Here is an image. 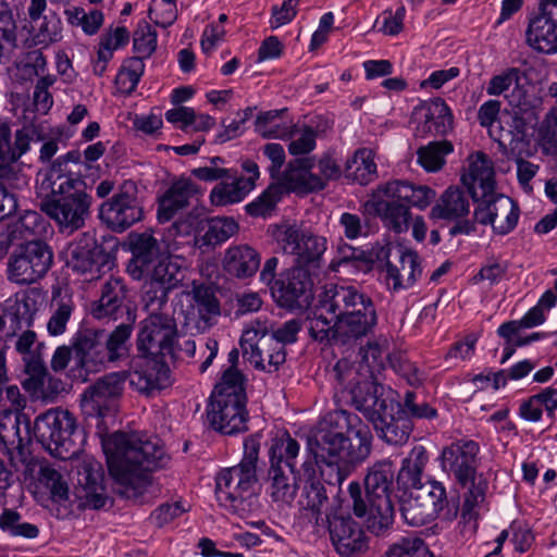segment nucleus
I'll list each match as a JSON object with an SVG mask.
<instances>
[{
	"label": "nucleus",
	"mask_w": 557,
	"mask_h": 557,
	"mask_svg": "<svg viewBox=\"0 0 557 557\" xmlns=\"http://www.w3.org/2000/svg\"><path fill=\"white\" fill-rule=\"evenodd\" d=\"M479 444L472 440H458L445 447L441 454V468L454 475L458 483L466 485L474 481Z\"/></svg>",
	"instance_id": "obj_21"
},
{
	"label": "nucleus",
	"mask_w": 557,
	"mask_h": 557,
	"mask_svg": "<svg viewBox=\"0 0 557 557\" xmlns=\"http://www.w3.org/2000/svg\"><path fill=\"white\" fill-rule=\"evenodd\" d=\"M499 110L500 102L498 100H488L480 107L478 112L480 124L488 128L490 135L494 138V140H496V137H499L502 133L507 132L503 129L499 122L497 121Z\"/></svg>",
	"instance_id": "obj_60"
},
{
	"label": "nucleus",
	"mask_w": 557,
	"mask_h": 557,
	"mask_svg": "<svg viewBox=\"0 0 557 557\" xmlns=\"http://www.w3.org/2000/svg\"><path fill=\"white\" fill-rule=\"evenodd\" d=\"M377 312L370 296L354 285L327 284L308 314L310 336L320 343L352 347L373 332Z\"/></svg>",
	"instance_id": "obj_1"
},
{
	"label": "nucleus",
	"mask_w": 557,
	"mask_h": 557,
	"mask_svg": "<svg viewBox=\"0 0 557 557\" xmlns=\"http://www.w3.org/2000/svg\"><path fill=\"white\" fill-rule=\"evenodd\" d=\"M76 496L82 508L104 507L108 498L104 493L103 474L98 463L85 461L78 467Z\"/></svg>",
	"instance_id": "obj_28"
},
{
	"label": "nucleus",
	"mask_w": 557,
	"mask_h": 557,
	"mask_svg": "<svg viewBox=\"0 0 557 557\" xmlns=\"http://www.w3.org/2000/svg\"><path fill=\"white\" fill-rule=\"evenodd\" d=\"M149 17L161 27L172 25L177 17V8L175 1L153 0L149 9Z\"/></svg>",
	"instance_id": "obj_62"
},
{
	"label": "nucleus",
	"mask_w": 557,
	"mask_h": 557,
	"mask_svg": "<svg viewBox=\"0 0 557 557\" xmlns=\"http://www.w3.org/2000/svg\"><path fill=\"white\" fill-rule=\"evenodd\" d=\"M346 176L360 185H367L373 181L376 177L373 151L369 148L357 150L354 157L347 161Z\"/></svg>",
	"instance_id": "obj_47"
},
{
	"label": "nucleus",
	"mask_w": 557,
	"mask_h": 557,
	"mask_svg": "<svg viewBox=\"0 0 557 557\" xmlns=\"http://www.w3.org/2000/svg\"><path fill=\"white\" fill-rule=\"evenodd\" d=\"M133 48L135 58H149L157 48V32L146 22L138 25L134 32Z\"/></svg>",
	"instance_id": "obj_57"
},
{
	"label": "nucleus",
	"mask_w": 557,
	"mask_h": 557,
	"mask_svg": "<svg viewBox=\"0 0 557 557\" xmlns=\"http://www.w3.org/2000/svg\"><path fill=\"white\" fill-rule=\"evenodd\" d=\"M332 375L343 391H347L349 393L350 401L354 406L356 400L355 398L358 393L366 395L368 392L370 393L374 389L370 388L368 385L376 387V394L385 392L384 386L373 380L368 369H364L361 363L357 367L346 358H343L335 363L332 370Z\"/></svg>",
	"instance_id": "obj_27"
},
{
	"label": "nucleus",
	"mask_w": 557,
	"mask_h": 557,
	"mask_svg": "<svg viewBox=\"0 0 557 557\" xmlns=\"http://www.w3.org/2000/svg\"><path fill=\"white\" fill-rule=\"evenodd\" d=\"M40 481L50 490L54 502H63L69 497V486L64 476L54 468H40Z\"/></svg>",
	"instance_id": "obj_58"
},
{
	"label": "nucleus",
	"mask_w": 557,
	"mask_h": 557,
	"mask_svg": "<svg viewBox=\"0 0 557 557\" xmlns=\"http://www.w3.org/2000/svg\"><path fill=\"white\" fill-rule=\"evenodd\" d=\"M313 282L309 271L297 265L280 274L271 285V293L281 306L294 308L308 306L312 299Z\"/></svg>",
	"instance_id": "obj_19"
},
{
	"label": "nucleus",
	"mask_w": 557,
	"mask_h": 557,
	"mask_svg": "<svg viewBox=\"0 0 557 557\" xmlns=\"http://www.w3.org/2000/svg\"><path fill=\"white\" fill-rule=\"evenodd\" d=\"M399 510L407 524L421 527L433 521L446 503V490L441 482L428 481L424 487L401 491Z\"/></svg>",
	"instance_id": "obj_13"
},
{
	"label": "nucleus",
	"mask_w": 557,
	"mask_h": 557,
	"mask_svg": "<svg viewBox=\"0 0 557 557\" xmlns=\"http://www.w3.org/2000/svg\"><path fill=\"white\" fill-rule=\"evenodd\" d=\"M127 295V287L122 278L110 277L102 285L100 298L90 306V313L96 319L111 318L122 308Z\"/></svg>",
	"instance_id": "obj_35"
},
{
	"label": "nucleus",
	"mask_w": 557,
	"mask_h": 557,
	"mask_svg": "<svg viewBox=\"0 0 557 557\" xmlns=\"http://www.w3.org/2000/svg\"><path fill=\"white\" fill-rule=\"evenodd\" d=\"M387 341L382 339L369 342L364 348H361V358L366 363L362 364L363 368L368 369L370 371V375H372L373 369L383 368L384 355H386L388 363L394 368V370L406 376L410 385H420L423 381V377L417 367L408 360L404 359L400 355L391 356L387 354Z\"/></svg>",
	"instance_id": "obj_25"
},
{
	"label": "nucleus",
	"mask_w": 557,
	"mask_h": 557,
	"mask_svg": "<svg viewBox=\"0 0 557 557\" xmlns=\"http://www.w3.org/2000/svg\"><path fill=\"white\" fill-rule=\"evenodd\" d=\"M267 320L256 319L243 330L239 345L243 357L257 370L275 372L285 362L283 345L269 333Z\"/></svg>",
	"instance_id": "obj_10"
},
{
	"label": "nucleus",
	"mask_w": 557,
	"mask_h": 557,
	"mask_svg": "<svg viewBox=\"0 0 557 557\" xmlns=\"http://www.w3.org/2000/svg\"><path fill=\"white\" fill-rule=\"evenodd\" d=\"M245 384V375L237 368H227L215 384L210 398L247 401Z\"/></svg>",
	"instance_id": "obj_44"
},
{
	"label": "nucleus",
	"mask_w": 557,
	"mask_h": 557,
	"mask_svg": "<svg viewBox=\"0 0 557 557\" xmlns=\"http://www.w3.org/2000/svg\"><path fill=\"white\" fill-rule=\"evenodd\" d=\"M305 475L307 476L308 483L304 488V500H301L302 507L310 510L317 525L323 524L326 521V507L327 496L323 484L320 481L313 479L315 469L311 462H304L302 465Z\"/></svg>",
	"instance_id": "obj_36"
},
{
	"label": "nucleus",
	"mask_w": 557,
	"mask_h": 557,
	"mask_svg": "<svg viewBox=\"0 0 557 557\" xmlns=\"http://www.w3.org/2000/svg\"><path fill=\"white\" fill-rule=\"evenodd\" d=\"M294 473L283 466H271L269 469V493L273 502L289 505L296 497L298 486Z\"/></svg>",
	"instance_id": "obj_42"
},
{
	"label": "nucleus",
	"mask_w": 557,
	"mask_h": 557,
	"mask_svg": "<svg viewBox=\"0 0 557 557\" xmlns=\"http://www.w3.org/2000/svg\"><path fill=\"white\" fill-rule=\"evenodd\" d=\"M148 317L141 322L137 345L139 351L147 356H165L173 351L177 337L176 322L169 304L149 306L141 301Z\"/></svg>",
	"instance_id": "obj_12"
},
{
	"label": "nucleus",
	"mask_w": 557,
	"mask_h": 557,
	"mask_svg": "<svg viewBox=\"0 0 557 557\" xmlns=\"http://www.w3.org/2000/svg\"><path fill=\"white\" fill-rule=\"evenodd\" d=\"M0 530L11 537L34 540L39 535V528L22 520V515L14 508H3L0 513Z\"/></svg>",
	"instance_id": "obj_51"
},
{
	"label": "nucleus",
	"mask_w": 557,
	"mask_h": 557,
	"mask_svg": "<svg viewBox=\"0 0 557 557\" xmlns=\"http://www.w3.org/2000/svg\"><path fill=\"white\" fill-rule=\"evenodd\" d=\"M92 202L85 181L67 180L41 200L40 209L60 233L71 235L85 226Z\"/></svg>",
	"instance_id": "obj_6"
},
{
	"label": "nucleus",
	"mask_w": 557,
	"mask_h": 557,
	"mask_svg": "<svg viewBox=\"0 0 557 557\" xmlns=\"http://www.w3.org/2000/svg\"><path fill=\"white\" fill-rule=\"evenodd\" d=\"M16 65L26 76L32 77L45 71L46 58L40 50H30L20 58Z\"/></svg>",
	"instance_id": "obj_64"
},
{
	"label": "nucleus",
	"mask_w": 557,
	"mask_h": 557,
	"mask_svg": "<svg viewBox=\"0 0 557 557\" xmlns=\"http://www.w3.org/2000/svg\"><path fill=\"white\" fill-rule=\"evenodd\" d=\"M470 202L467 194L459 187H448L437 199L431 210V218L445 220L455 224L449 228V235H470L475 232V221L468 219Z\"/></svg>",
	"instance_id": "obj_17"
},
{
	"label": "nucleus",
	"mask_w": 557,
	"mask_h": 557,
	"mask_svg": "<svg viewBox=\"0 0 557 557\" xmlns=\"http://www.w3.org/2000/svg\"><path fill=\"white\" fill-rule=\"evenodd\" d=\"M383 191L393 198L401 199L409 208L413 207L420 210L428 208L436 197V191L426 185H417L400 180L387 182Z\"/></svg>",
	"instance_id": "obj_37"
},
{
	"label": "nucleus",
	"mask_w": 557,
	"mask_h": 557,
	"mask_svg": "<svg viewBox=\"0 0 557 557\" xmlns=\"http://www.w3.org/2000/svg\"><path fill=\"white\" fill-rule=\"evenodd\" d=\"M132 334V327L127 324H120L108 337L104 344L103 356L99 359L102 364L106 361H115L126 350V343Z\"/></svg>",
	"instance_id": "obj_55"
},
{
	"label": "nucleus",
	"mask_w": 557,
	"mask_h": 557,
	"mask_svg": "<svg viewBox=\"0 0 557 557\" xmlns=\"http://www.w3.org/2000/svg\"><path fill=\"white\" fill-rule=\"evenodd\" d=\"M388 394L385 392L376 394L375 389L366 395L358 393L355 398V408L373 424L377 436L385 443L395 446L404 445L409 440L411 422L400 414L395 417V411L399 413L398 404Z\"/></svg>",
	"instance_id": "obj_7"
},
{
	"label": "nucleus",
	"mask_w": 557,
	"mask_h": 557,
	"mask_svg": "<svg viewBox=\"0 0 557 557\" xmlns=\"http://www.w3.org/2000/svg\"><path fill=\"white\" fill-rule=\"evenodd\" d=\"M524 40L537 53L557 54V0H539L537 11L528 16Z\"/></svg>",
	"instance_id": "obj_14"
},
{
	"label": "nucleus",
	"mask_w": 557,
	"mask_h": 557,
	"mask_svg": "<svg viewBox=\"0 0 557 557\" xmlns=\"http://www.w3.org/2000/svg\"><path fill=\"white\" fill-rule=\"evenodd\" d=\"M126 379V372H112L97 380L82 395L84 414L103 418L111 410L113 401L122 395Z\"/></svg>",
	"instance_id": "obj_20"
},
{
	"label": "nucleus",
	"mask_w": 557,
	"mask_h": 557,
	"mask_svg": "<svg viewBox=\"0 0 557 557\" xmlns=\"http://www.w3.org/2000/svg\"><path fill=\"white\" fill-rule=\"evenodd\" d=\"M131 246L133 256L127 273L134 280H145L141 301L154 308L156 304H166L170 290L182 285L186 277V260L162 252L158 239L147 232L132 237Z\"/></svg>",
	"instance_id": "obj_4"
},
{
	"label": "nucleus",
	"mask_w": 557,
	"mask_h": 557,
	"mask_svg": "<svg viewBox=\"0 0 557 557\" xmlns=\"http://www.w3.org/2000/svg\"><path fill=\"white\" fill-rule=\"evenodd\" d=\"M300 446L287 432L277 434L271 440L269 448L271 466H282L289 469L294 473L295 460L299 454Z\"/></svg>",
	"instance_id": "obj_48"
},
{
	"label": "nucleus",
	"mask_w": 557,
	"mask_h": 557,
	"mask_svg": "<svg viewBox=\"0 0 557 557\" xmlns=\"http://www.w3.org/2000/svg\"><path fill=\"white\" fill-rule=\"evenodd\" d=\"M461 182L474 202L495 193L494 169L485 153L478 151L469 157L468 170L462 174Z\"/></svg>",
	"instance_id": "obj_29"
},
{
	"label": "nucleus",
	"mask_w": 557,
	"mask_h": 557,
	"mask_svg": "<svg viewBox=\"0 0 557 557\" xmlns=\"http://www.w3.org/2000/svg\"><path fill=\"white\" fill-rule=\"evenodd\" d=\"M429 456L422 445H416L409 455L403 460L397 473L396 482L401 491L424 487L422 474L428 463Z\"/></svg>",
	"instance_id": "obj_39"
},
{
	"label": "nucleus",
	"mask_w": 557,
	"mask_h": 557,
	"mask_svg": "<svg viewBox=\"0 0 557 557\" xmlns=\"http://www.w3.org/2000/svg\"><path fill=\"white\" fill-rule=\"evenodd\" d=\"M246 403L237 399H211L207 414L212 428L225 435L246 431Z\"/></svg>",
	"instance_id": "obj_24"
},
{
	"label": "nucleus",
	"mask_w": 557,
	"mask_h": 557,
	"mask_svg": "<svg viewBox=\"0 0 557 557\" xmlns=\"http://www.w3.org/2000/svg\"><path fill=\"white\" fill-rule=\"evenodd\" d=\"M198 185L190 178L181 177L174 181L159 198V221H170L178 211L188 207L190 199L198 195Z\"/></svg>",
	"instance_id": "obj_32"
},
{
	"label": "nucleus",
	"mask_w": 557,
	"mask_h": 557,
	"mask_svg": "<svg viewBox=\"0 0 557 557\" xmlns=\"http://www.w3.org/2000/svg\"><path fill=\"white\" fill-rule=\"evenodd\" d=\"M475 203L474 221L482 225H491L495 234L507 235L517 226L520 209L510 197L494 193Z\"/></svg>",
	"instance_id": "obj_16"
},
{
	"label": "nucleus",
	"mask_w": 557,
	"mask_h": 557,
	"mask_svg": "<svg viewBox=\"0 0 557 557\" xmlns=\"http://www.w3.org/2000/svg\"><path fill=\"white\" fill-rule=\"evenodd\" d=\"M110 474L126 491L141 494L150 484L149 472L163 467L169 457L158 437L116 432L102 441Z\"/></svg>",
	"instance_id": "obj_3"
},
{
	"label": "nucleus",
	"mask_w": 557,
	"mask_h": 557,
	"mask_svg": "<svg viewBox=\"0 0 557 557\" xmlns=\"http://www.w3.org/2000/svg\"><path fill=\"white\" fill-rule=\"evenodd\" d=\"M144 60L134 57L127 59L115 78V83L120 90L125 94L134 91L144 74Z\"/></svg>",
	"instance_id": "obj_54"
},
{
	"label": "nucleus",
	"mask_w": 557,
	"mask_h": 557,
	"mask_svg": "<svg viewBox=\"0 0 557 557\" xmlns=\"http://www.w3.org/2000/svg\"><path fill=\"white\" fill-rule=\"evenodd\" d=\"M250 180L235 177L232 182H222L213 187L210 200L213 206H227L242 201L251 191Z\"/></svg>",
	"instance_id": "obj_50"
},
{
	"label": "nucleus",
	"mask_w": 557,
	"mask_h": 557,
	"mask_svg": "<svg viewBox=\"0 0 557 557\" xmlns=\"http://www.w3.org/2000/svg\"><path fill=\"white\" fill-rule=\"evenodd\" d=\"M326 522L332 544L341 556L348 557L366 547L364 532L351 517L326 516Z\"/></svg>",
	"instance_id": "obj_26"
},
{
	"label": "nucleus",
	"mask_w": 557,
	"mask_h": 557,
	"mask_svg": "<svg viewBox=\"0 0 557 557\" xmlns=\"http://www.w3.org/2000/svg\"><path fill=\"white\" fill-rule=\"evenodd\" d=\"M257 473L238 466L221 470L215 478V494L221 506L242 518L258 507Z\"/></svg>",
	"instance_id": "obj_8"
},
{
	"label": "nucleus",
	"mask_w": 557,
	"mask_h": 557,
	"mask_svg": "<svg viewBox=\"0 0 557 557\" xmlns=\"http://www.w3.org/2000/svg\"><path fill=\"white\" fill-rule=\"evenodd\" d=\"M104 332L101 330L86 329L77 333L74 347L81 355L83 366L99 363L104 351Z\"/></svg>",
	"instance_id": "obj_43"
},
{
	"label": "nucleus",
	"mask_w": 557,
	"mask_h": 557,
	"mask_svg": "<svg viewBox=\"0 0 557 557\" xmlns=\"http://www.w3.org/2000/svg\"><path fill=\"white\" fill-rule=\"evenodd\" d=\"M313 162L310 158L290 161L284 173L286 184L294 191L311 193L323 189V178L311 172Z\"/></svg>",
	"instance_id": "obj_38"
},
{
	"label": "nucleus",
	"mask_w": 557,
	"mask_h": 557,
	"mask_svg": "<svg viewBox=\"0 0 557 557\" xmlns=\"http://www.w3.org/2000/svg\"><path fill=\"white\" fill-rule=\"evenodd\" d=\"M454 146L448 140L432 141L418 150V163L428 172H436L445 164V157L453 152Z\"/></svg>",
	"instance_id": "obj_53"
},
{
	"label": "nucleus",
	"mask_w": 557,
	"mask_h": 557,
	"mask_svg": "<svg viewBox=\"0 0 557 557\" xmlns=\"http://www.w3.org/2000/svg\"><path fill=\"white\" fill-rule=\"evenodd\" d=\"M74 309L75 304L69 290L60 286H53L50 305L51 315L47 322V331L51 336H60L65 333Z\"/></svg>",
	"instance_id": "obj_41"
},
{
	"label": "nucleus",
	"mask_w": 557,
	"mask_h": 557,
	"mask_svg": "<svg viewBox=\"0 0 557 557\" xmlns=\"http://www.w3.org/2000/svg\"><path fill=\"white\" fill-rule=\"evenodd\" d=\"M64 14L69 24L79 26L87 35L96 34L103 24V13L97 8L71 7Z\"/></svg>",
	"instance_id": "obj_52"
},
{
	"label": "nucleus",
	"mask_w": 557,
	"mask_h": 557,
	"mask_svg": "<svg viewBox=\"0 0 557 557\" xmlns=\"http://www.w3.org/2000/svg\"><path fill=\"white\" fill-rule=\"evenodd\" d=\"M372 434L360 418L344 409L322 417L308 449L313 455L322 479L341 485L351 471L371 454Z\"/></svg>",
	"instance_id": "obj_2"
},
{
	"label": "nucleus",
	"mask_w": 557,
	"mask_h": 557,
	"mask_svg": "<svg viewBox=\"0 0 557 557\" xmlns=\"http://www.w3.org/2000/svg\"><path fill=\"white\" fill-rule=\"evenodd\" d=\"M205 233L196 238L199 247H215L226 242L238 231V224L232 218H214L202 227Z\"/></svg>",
	"instance_id": "obj_46"
},
{
	"label": "nucleus",
	"mask_w": 557,
	"mask_h": 557,
	"mask_svg": "<svg viewBox=\"0 0 557 557\" xmlns=\"http://www.w3.org/2000/svg\"><path fill=\"white\" fill-rule=\"evenodd\" d=\"M500 150L509 159H513L517 164V177L519 184L527 191H531V180L537 174L540 165L532 163L523 158L528 146L523 134L520 131L502 133L496 137Z\"/></svg>",
	"instance_id": "obj_30"
},
{
	"label": "nucleus",
	"mask_w": 557,
	"mask_h": 557,
	"mask_svg": "<svg viewBox=\"0 0 557 557\" xmlns=\"http://www.w3.org/2000/svg\"><path fill=\"white\" fill-rule=\"evenodd\" d=\"M397 262H385V282L389 290L397 293L411 288L421 277V259L417 251L406 248H397Z\"/></svg>",
	"instance_id": "obj_22"
},
{
	"label": "nucleus",
	"mask_w": 557,
	"mask_h": 557,
	"mask_svg": "<svg viewBox=\"0 0 557 557\" xmlns=\"http://www.w3.org/2000/svg\"><path fill=\"white\" fill-rule=\"evenodd\" d=\"M429 550L423 540L406 536L393 544L383 557H426Z\"/></svg>",
	"instance_id": "obj_56"
},
{
	"label": "nucleus",
	"mask_w": 557,
	"mask_h": 557,
	"mask_svg": "<svg viewBox=\"0 0 557 557\" xmlns=\"http://www.w3.org/2000/svg\"><path fill=\"white\" fill-rule=\"evenodd\" d=\"M98 253L96 240L88 233H84L75 240L69 243L62 251L67 267L82 274L92 273L94 270L98 271Z\"/></svg>",
	"instance_id": "obj_33"
},
{
	"label": "nucleus",
	"mask_w": 557,
	"mask_h": 557,
	"mask_svg": "<svg viewBox=\"0 0 557 557\" xmlns=\"http://www.w3.org/2000/svg\"><path fill=\"white\" fill-rule=\"evenodd\" d=\"M62 38V23L61 20L54 14L50 13L44 16L42 22L39 24L35 40L38 45L49 46Z\"/></svg>",
	"instance_id": "obj_59"
},
{
	"label": "nucleus",
	"mask_w": 557,
	"mask_h": 557,
	"mask_svg": "<svg viewBox=\"0 0 557 557\" xmlns=\"http://www.w3.org/2000/svg\"><path fill=\"white\" fill-rule=\"evenodd\" d=\"M485 497V483L472 481V485L466 494L461 517L466 522L475 521L479 516L478 507Z\"/></svg>",
	"instance_id": "obj_61"
},
{
	"label": "nucleus",
	"mask_w": 557,
	"mask_h": 557,
	"mask_svg": "<svg viewBox=\"0 0 557 557\" xmlns=\"http://www.w3.org/2000/svg\"><path fill=\"white\" fill-rule=\"evenodd\" d=\"M53 264V251L42 240L18 245L7 261V278L18 286H28L42 280Z\"/></svg>",
	"instance_id": "obj_11"
},
{
	"label": "nucleus",
	"mask_w": 557,
	"mask_h": 557,
	"mask_svg": "<svg viewBox=\"0 0 557 557\" xmlns=\"http://www.w3.org/2000/svg\"><path fill=\"white\" fill-rule=\"evenodd\" d=\"M453 128V114L442 99L432 101L425 111L421 132L435 136L445 135Z\"/></svg>",
	"instance_id": "obj_45"
},
{
	"label": "nucleus",
	"mask_w": 557,
	"mask_h": 557,
	"mask_svg": "<svg viewBox=\"0 0 557 557\" xmlns=\"http://www.w3.org/2000/svg\"><path fill=\"white\" fill-rule=\"evenodd\" d=\"M21 423H25L28 432L30 421L25 413L13 412L8 409L0 411V446L3 447L13 468H17V457L23 454Z\"/></svg>",
	"instance_id": "obj_31"
},
{
	"label": "nucleus",
	"mask_w": 557,
	"mask_h": 557,
	"mask_svg": "<svg viewBox=\"0 0 557 557\" xmlns=\"http://www.w3.org/2000/svg\"><path fill=\"white\" fill-rule=\"evenodd\" d=\"M76 421L74 416L59 408L49 409L39 414L34 422L36 440L52 456L67 460L79 451L74 440Z\"/></svg>",
	"instance_id": "obj_9"
},
{
	"label": "nucleus",
	"mask_w": 557,
	"mask_h": 557,
	"mask_svg": "<svg viewBox=\"0 0 557 557\" xmlns=\"http://www.w3.org/2000/svg\"><path fill=\"white\" fill-rule=\"evenodd\" d=\"M520 78V71L516 67L507 69L498 75L491 78L486 92L491 96H499L507 91Z\"/></svg>",
	"instance_id": "obj_63"
},
{
	"label": "nucleus",
	"mask_w": 557,
	"mask_h": 557,
	"mask_svg": "<svg viewBox=\"0 0 557 557\" xmlns=\"http://www.w3.org/2000/svg\"><path fill=\"white\" fill-rule=\"evenodd\" d=\"M193 301L194 309L203 324L198 326L202 329L211 326L221 313L220 304L213 290L205 285L195 286L193 289Z\"/></svg>",
	"instance_id": "obj_49"
},
{
	"label": "nucleus",
	"mask_w": 557,
	"mask_h": 557,
	"mask_svg": "<svg viewBox=\"0 0 557 557\" xmlns=\"http://www.w3.org/2000/svg\"><path fill=\"white\" fill-rule=\"evenodd\" d=\"M260 255L248 245L230 247L224 255V270L238 278L252 276L260 267Z\"/></svg>",
	"instance_id": "obj_40"
},
{
	"label": "nucleus",
	"mask_w": 557,
	"mask_h": 557,
	"mask_svg": "<svg viewBox=\"0 0 557 557\" xmlns=\"http://www.w3.org/2000/svg\"><path fill=\"white\" fill-rule=\"evenodd\" d=\"M394 479V463L384 459L374 462L367 471V502L361 498V486L358 482H350L348 486L355 515L367 517L368 528L376 534L386 530L394 519V504L391 498Z\"/></svg>",
	"instance_id": "obj_5"
},
{
	"label": "nucleus",
	"mask_w": 557,
	"mask_h": 557,
	"mask_svg": "<svg viewBox=\"0 0 557 557\" xmlns=\"http://www.w3.org/2000/svg\"><path fill=\"white\" fill-rule=\"evenodd\" d=\"M386 183L379 185L372 193L367 205L371 206L384 226L394 233L401 234L409 230L411 212L401 199L393 198L385 190Z\"/></svg>",
	"instance_id": "obj_23"
},
{
	"label": "nucleus",
	"mask_w": 557,
	"mask_h": 557,
	"mask_svg": "<svg viewBox=\"0 0 557 557\" xmlns=\"http://www.w3.org/2000/svg\"><path fill=\"white\" fill-rule=\"evenodd\" d=\"M276 239L285 253L296 257L299 265H314L326 250V239L298 225H284Z\"/></svg>",
	"instance_id": "obj_15"
},
{
	"label": "nucleus",
	"mask_w": 557,
	"mask_h": 557,
	"mask_svg": "<svg viewBox=\"0 0 557 557\" xmlns=\"http://www.w3.org/2000/svg\"><path fill=\"white\" fill-rule=\"evenodd\" d=\"M99 216L112 230L122 232L143 218V209L136 197V186L132 182L123 184L119 193L101 203Z\"/></svg>",
	"instance_id": "obj_18"
},
{
	"label": "nucleus",
	"mask_w": 557,
	"mask_h": 557,
	"mask_svg": "<svg viewBox=\"0 0 557 557\" xmlns=\"http://www.w3.org/2000/svg\"><path fill=\"white\" fill-rule=\"evenodd\" d=\"M127 376L135 389L146 394L170 384L169 367L156 358L143 360Z\"/></svg>",
	"instance_id": "obj_34"
}]
</instances>
